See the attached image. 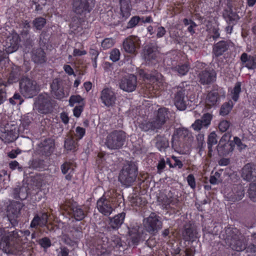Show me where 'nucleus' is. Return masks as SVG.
<instances>
[{
  "label": "nucleus",
  "mask_w": 256,
  "mask_h": 256,
  "mask_svg": "<svg viewBox=\"0 0 256 256\" xmlns=\"http://www.w3.org/2000/svg\"><path fill=\"white\" fill-rule=\"evenodd\" d=\"M166 116L167 110L164 108H160L155 118L148 122L142 123L140 125V128L144 132L156 130L164 124Z\"/></svg>",
  "instance_id": "nucleus-1"
},
{
  "label": "nucleus",
  "mask_w": 256,
  "mask_h": 256,
  "mask_svg": "<svg viewBox=\"0 0 256 256\" xmlns=\"http://www.w3.org/2000/svg\"><path fill=\"white\" fill-rule=\"evenodd\" d=\"M226 231L227 234H230V235L227 236L225 239L226 244L233 250L238 252H241L245 250L246 246L244 241L243 236L239 233L238 230L234 228L228 229Z\"/></svg>",
  "instance_id": "nucleus-2"
},
{
  "label": "nucleus",
  "mask_w": 256,
  "mask_h": 256,
  "mask_svg": "<svg viewBox=\"0 0 256 256\" xmlns=\"http://www.w3.org/2000/svg\"><path fill=\"white\" fill-rule=\"evenodd\" d=\"M136 176L135 166L128 164L123 167L120 174L118 180L123 185L129 186L135 181Z\"/></svg>",
  "instance_id": "nucleus-3"
},
{
  "label": "nucleus",
  "mask_w": 256,
  "mask_h": 256,
  "mask_svg": "<svg viewBox=\"0 0 256 256\" xmlns=\"http://www.w3.org/2000/svg\"><path fill=\"white\" fill-rule=\"evenodd\" d=\"M20 90L24 96L30 98L37 94L39 88L36 81L24 78L20 82Z\"/></svg>",
  "instance_id": "nucleus-4"
},
{
  "label": "nucleus",
  "mask_w": 256,
  "mask_h": 256,
  "mask_svg": "<svg viewBox=\"0 0 256 256\" xmlns=\"http://www.w3.org/2000/svg\"><path fill=\"white\" fill-rule=\"evenodd\" d=\"M125 139L126 134L124 132L115 130L108 136L106 144L110 149H118L124 145Z\"/></svg>",
  "instance_id": "nucleus-5"
},
{
  "label": "nucleus",
  "mask_w": 256,
  "mask_h": 256,
  "mask_svg": "<svg viewBox=\"0 0 256 256\" xmlns=\"http://www.w3.org/2000/svg\"><path fill=\"white\" fill-rule=\"evenodd\" d=\"M193 136L189 130L184 128H176L173 134L172 139V147L176 146L179 142H184L186 146L191 144L193 140Z\"/></svg>",
  "instance_id": "nucleus-6"
},
{
  "label": "nucleus",
  "mask_w": 256,
  "mask_h": 256,
  "mask_svg": "<svg viewBox=\"0 0 256 256\" xmlns=\"http://www.w3.org/2000/svg\"><path fill=\"white\" fill-rule=\"evenodd\" d=\"M143 224L146 230L151 234H156L162 226L160 217L155 213H151L148 217L144 218Z\"/></svg>",
  "instance_id": "nucleus-7"
},
{
  "label": "nucleus",
  "mask_w": 256,
  "mask_h": 256,
  "mask_svg": "<svg viewBox=\"0 0 256 256\" xmlns=\"http://www.w3.org/2000/svg\"><path fill=\"white\" fill-rule=\"evenodd\" d=\"M18 232L16 230L8 232L6 229L0 228V248L6 253L10 252V241L17 238Z\"/></svg>",
  "instance_id": "nucleus-8"
},
{
  "label": "nucleus",
  "mask_w": 256,
  "mask_h": 256,
  "mask_svg": "<svg viewBox=\"0 0 256 256\" xmlns=\"http://www.w3.org/2000/svg\"><path fill=\"white\" fill-rule=\"evenodd\" d=\"M52 102V98L48 94H41L38 96L34 103L35 108L40 112L46 114L51 110Z\"/></svg>",
  "instance_id": "nucleus-9"
},
{
  "label": "nucleus",
  "mask_w": 256,
  "mask_h": 256,
  "mask_svg": "<svg viewBox=\"0 0 256 256\" xmlns=\"http://www.w3.org/2000/svg\"><path fill=\"white\" fill-rule=\"evenodd\" d=\"M20 38L16 32H12L6 39L3 44V50L8 54L16 52L20 45Z\"/></svg>",
  "instance_id": "nucleus-10"
},
{
  "label": "nucleus",
  "mask_w": 256,
  "mask_h": 256,
  "mask_svg": "<svg viewBox=\"0 0 256 256\" xmlns=\"http://www.w3.org/2000/svg\"><path fill=\"white\" fill-rule=\"evenodd\" d=\"M94 6V0H74L73 8L77 14L89 12Z\"/></svg>",
  "instance_id": "nucleus-11"
},
{
  "label": "nucleus",
  "mask_w": 256,
  "mask_h": 256,
  "mask_svg": "<svg viewBox=\"0 0 256 256\" xmlns=\"http://www.w3.org/2000/svg\"><path fill=\"white\" fill-rule=\"evenodd\" d=\"M136 86V78L133 74L123 78L120 82V88L127 92H133L135 90Z\"/></svg>",
  "instance_id": "nucleus-12"
},
{
  "label": "nucleus",
  "mask_w": 256,
  "mask_h": 256,
  "mask_svg": "<svg viewBox=\"0 0 256 256\" xmlns=\"http://www.w3.org/2000/svg\"><path fill=\"white\" fill-rule=\"evenodd\" d=\"M96 208L100 213L106 216H110L113 211L110 200L104 196L98 200Z\"/></svg>",
  "instance_id": "nucleus-13"
},
{
  "label": "nucleus",
  "mask_w": 256,
  "mask_h": 256,
  "mask_svg": "<svg viewBox=\"0 0 256 256\" xmlns=\"http://www.w3.org/2000/svg\"><path fill=\"white\" fill-rule=\"evenodd\" d=\"M100 98L106 106H112L115 104L116 96L111 88H106L102 91Z\"/></svg>",
  "instance_id": "nucleus-14"
},
{
  "label": "nucleus",
  "mask_w": 256,
  "mask_h": 256,
  "mask_svg": "<svg viewBox=\"0 0 256 256\" xmlns=\"http://www.w3.org/2000/svg\"><path fill=\"white\" fill-rule=\"evenodd\" d=\"M139 45V40L138 38L135 36L128 37L123 42V48L124 51L130 54H135Z\"/></svg>",
  "instance_id": "nucleus-15"
},
{
  "label": "nucleus",
  "mask_w": 256,
  "mask_h": 256,
  "mask_svg": "<svg viewBox=\"0 0 256 256\" xmlns=\"http://www.w3.org/2000/svg\"><path fill=\"white\" fill-rule=\"evenodd\" d=\"M52 94L58 100H62L66 97L68 94L64 92L62 82L58 79H54L50 86Z\"/></svg>",
  "instance_id": "nucleus-16"
},
{
  "label": "nucleus",
  "mask_w": 256,
  "mask_h": 256,
  "mask_svg": "<svg viewBox=\"0 0 256 256\" xmlns=\"http://www.w3.org/2000/svg\"><path fill=\"white\" fill-rule=\"evenodd\" d=\"M242 176L247 181H256V166L247 164L242 169Z\"/></svg>",
  "instance_id": "nucleus-17"
},
{
  "label": "nucleus",
  "mask_w": 256,
  "mask_h": 256,
  "mask_svg": "<svg viewBox=\"0 0 256 256\" xmlns=\"http://www.w3.org/2000/svg\"><path fill=\"white\" fill-rule=\"evenodd\" d=\"M229 138L225 134L221 138L218 146V151L220 154L226 156L233 150V148L230 143L228 142Z\"/></svg>",
  "instance_id": "nucleus-18"
},
{
  "label": "nucleus",
  "mask_w": 256,
  "mask_h": 256,
  "mask_svg": "<svg viewBox=\"0 0 256 256\" xmlns=\"http://www.w3.org/2000/svg\"><path fill=\"white\" fill-rule=\"evenodd\" d=\"M216 74L213 70L202 71L199 74L200 82L202 84H207L214 82Z\"/></svg>",
  "instance_id": "nucleus-19"
},
{
  "label": "nucleus",
  "mask_w": 256,
  "mask_h": 256,
  "mask_svg": "<svg viewBox=\"0 0 256 256\" xmlns=\"http://www.w3.org/2000/svg\"><path fill=\"white\" fill-rule=\"evenodd\" d=\"M242 64L248 70H254L256 68V55H248L244 52L240 56Z\"/></svg>",
  "instance_id": "nucleus-20"
},
{
  "label": "nucleus",
  "mask_w": 256,
  "mask_h": 256,
  "mask_svg": "<svg viewBox=\"0 0 256 256\" xmlns=\"http://www.w3.org/2000/svg\"><path fill=\"white\" fill-rule=\"evenodd\" d=\"M185 90H182L178 92L174 98V104L180 110H184L186 108V100L185 98Z\"/></svg>",
  "instance_id": "nucleus-21"
},
{
  "label": "nucleus",
  "mask_w": 256,
  "mask_h": 256,
  "mask_svg": "<svg viewBox=\"0 0 256 256\" xmlns=\"http://www.w3.org/2000/svg\"><path fill=\"white\" fill-rule=\"evenodd\" d=\"M39 147L42 152L46 155H48L54 150V141L50 138L46 139L39 144Z\"/></svg>",
  "instance_id": "nucleus-22"
},
{
  "label": "nucleus",
  "mask_w": 256,
  "mask_h": 256,
  "mask_svg": "<svg viewBox=\"0 0 256 256\" xmlns=\"http://www.w3.org/2000/svg\"><path fill=\"white\" fill-rule=\"evenodd\" d=\"M48 216L46 213H43L41 215H36L30 224L32 228H35L37 226L41 227L44 226L48 223Z\"/></svg>",
  "instance_id": "nucleus-23"
},
{
  "label": "nucleus",
  "mask_w": 256,
  "mask_h": 256,
  "mask_svg": "<svg viewBox=\"0 0 256 256\" xmlns=\"http://www.w3.org/2000/svg\"><path fill=\"white\" fill-rule=\"evenodd\" d=\"M120 16L125 19L130 15L132 6L130 0H120Z\"/></svg>",
  "instance_id": "nucleus-24"
},
{
  "label": "nucleus",
  "mask_w": 256,
  "mask_h": 256,
  "mask_svg": "<svg viewBox=\"0 0 256 256\" xmlns=\"http://www.w3.org/2000/svg\"><path fill=\"white\" fill-rule=\"evenodd\" d=\"M20 75V68L17 66H14L12 68V70L10 73L6 82H2L1 84L6 86L16 82L19 80Z\"/></svg>",
  "instance_id": "nucleus-25"
},
{
  "label": "nucleus",
  "mask_w": 256,
  "mask_h": 256,
  "mask_svg": "<svg viewBox=\"0 0 256 256\" xmlns=\"http://www.w3.org/2000/svg\"><path fill=\"white\" fill-rule=\"evenodd\" d=\"M129 233L132 242L134 244H137L140 240H144L146 238V234H140L137 228H132L130 230Z\"/></svg>",
  "instance_id": "nucleus-26"
},
{
  "label": "nucleus",
  "mask_w": 256,
  "mask_h": 256,
  "mask_svg": "<svg viewBox=\"0 0 256 256\" xmlns=\"http://www.w3.org/2000/svg\"><path fill=\"white\" fill-rule=\"evenodd\" d=\"M183 237L185 240L194 242L200 237L197 230L192 228L186 229L183 232Z\"/></svg>",
  "instance_id": "nucleus-27"
},
{
  "label": "nucleus",
  "mask_w": 256,
  "mask_h": 256,
  "mask_svg": "<svg viewBox=\"0 0 256 256\" xmlns=\"http://www.w3.org/2000/svg\"><path fill=\"white\" fill-rule=\"evenodd\" d=\"M61 170L64 174H67L66 178L70 180L74 172V164L71 162H66L61 166Z\"/></svg>",
  "instance_id": "nucleus-28"
},
{
  "label": "nucleus",
  "mask_w": 256,
  "mask_h": 256,
  "mask_svg": "<svg viewBox=\"0 0 256 256\" xmlns=\"http://www.w3.org/2000/svg\"><path fill=\"white\" fill-rule=\"evenodd\" d=\"M228 46L224 41H221L216 44L213 48V52L216 56L222 55L228 49Z\"/></svg>",
  "instance_id": "nucleus-29"
},
{
  "label": "nucleus",
  "mask_w": 256,
  "mask_h": 256,
  "mask_svg": "<svg viewBox=\"0 0 256 256\" xmlns=\"http://www.w3.org/2000/svg\"><path fill=\"white\" fill-rule=\"evenodd\" d=\"M219 100L218 92L215 90L210 92L206 97V104L210 106H212L216 105L217 102Z\"/></svg>",
  "instance_id": "nucleus-30"
},
{
  "label": "nucleus",
  "mask_w": 256,
  "mask_h": 256,
  "mask_svg": "<svg viewBox=\"0 0 256 256\" xmlns=\"http://www.w3.org/2000/svg\"><path fill=\"white\" fill-rule=\"evenodd\" d=\"M125 218V214L122 212L118 214L110 220V224L114 228H117L123 223Z\"/></svg>",
  "instance_id": "nucleus-31"
},
{
  "label": "nucleus",
  "mask_w": 256,
  "mask_h": 256,
  "mask_svg": "<svg viewBox=\"0 0 256 256\" xmlns=\"http://www.w3.org/2000/svg\"><path fill=\"white\" fill-rule=\"evenodd\" d=\"M32 60L35 63H43L46 61V56L44 51L38 48L32 54Z\"/></svg>",
  "instance_id": "nucleus-32"
},
{
  "label": "nucleus",
  "mask_w": 256,
  "mask_h": 256,
  "mask_svg": "<svg viewBox=\"0 0 256 256\" xmlns=\"http://www.w3.org/2000/svg\"><path fill=\"white\" fill-rule=\"evenodd\" d=\"M229 92L232 99L235 102H237L241 92V83L240 82H236L234 88L229 90Z\"/></svg>",
  "instance_id": "nucleus-33"
},
{
  "label": "nucleus",
  "mask_w": 256,
  "mask_h": 256,
  "mask_svg": "<svg viewBox=\"0 0 256 256\" xmlns=\"http://www.w3.org/2000/svg\"><path fill=\"white\" fill-rule=\"evenodd\" d=\"M139 74L144 80H146L150 82H152L153 84L156 83V84H157L158 82H160L158 80L162 77L161 74H158L156 78L154 76L146 74L142 70H139Z\"/></svg>",
  "instance_id": "nucleus-34"
},
{
  "label": "nucleus",
  "mask_w": 256,
  "mask_h": 256,
  "mask_svg": "<svg viewBox=\"0 0 256 256\" xmlns=\"http://www.w3.org/2000/svg\"><path fill=\"white\" fill-rule=\"evenodd\" d=\"M156 147L160 151L164 150L169 146L168 140L164 136H158L156 139Z\"/></svg>",
  "instance_id": "nucleus-35"
},
{
  "label": "nucleus",
  "mask_w": 256,
  "mask_h": 256,
  "mask_svg": "<svg viewBox=\"0 0 256 256\" xmlns=\"http://www.w3.org/2000/svg\"><path fill=\"white\" fill-rule=\"evenodd\" d=\"M233 106L234 104L231 100L224 103L221 106L220 114L222 116L228 115L232 110Z\"/></svg>",
  "instance_id": "nucleus-36"
},
{
  "label": "nucleus",
  "mask_w": 256,
  "mask_h": 256,
  "mask_svg": "<svg viewBox=\"0 0 256 256\" xmlns=\"http://www.w3.org/2000/svg\"><path fill=\"white\" fill-rule=\"evenodd\" d=\"M73 215L76 220H81L85 216L83 210L79 206H74L72 208Z\"/></svg>",
  "instance_id": "nucleus-37"
},
{
  "label": "nucleus",
  "mask_w": 256,
  "mask_h": 256,
  "mask_svg": "<svg viewBox=\"0 0 256 256\" xmlns=\"http://www.w3.org/2000/svg\"><path fill=\"white\" fill-rule=\"evenodd\" d=\"M172 70L178 72V73L181 76L185 75L189 70V66L186 64H183L178 65V66L172 67Z\"/></svg>",
  "instance_id": "nucleus-38"
},
{
  "label": "nucleus",
  "mask_w": 256,
  "mask_h": 256,
  "mask_svg": "<svg viewBox=\"0 0 256 256\" xmlns=\"http://www.w3.org/2000/svg\"><path fill=\"white\" fill-rule=\"evenodd\" d=\"M78 146L77 142L73 138H68L65 140L64 147L68 150H74Z\"/></svg>",
  "instance_id": "nucleus-39"
},
{
  "label": "nucleus",
  "mask_w": 256,
  "mask_h": 256,
  "mask_svg": "<svg viewBox=\"0 0 256 256\" xmlns=\"http://www.w3.org/2000/svg\"><path fill=\"white\" fill-rule=\"evenodd\" d=\"M69 105L74 106L75 104H78L80 105L84 104V98L80 95H72L69 99Z\"/></svg>",
  "instance_id": "nucleus-40"
},
{
  "label": "nucleus",
  "mask_w": 256,
  "mask_h": 256,
  "mask_svg": "<svg viewBox=\"0 0 256 256\" xmlns=\"http://www.w3.org/2000/svg\"><path fill=\"white\" fill-rule=\"evenodd\" d=\"M216 134H215V132H212L208 136V148L209 150V152H212V146L214 145H215L217 143V138H216Z\"/></svg>",
  "instance_id": "nucleus-41"
},
{
  "label": "nucleus",
  "mask_w": 256,
  "mask_h": 256,
  "mask_svg": "<svg viewBox=\"0 0 256 256\" xmlns=\"http://www.w3.org/2000/svg\"><path fill=\"white\" fill-rule=\"evenodd\" d=\"M46 23V20L43 18H38L33 20V24L36 30H42Z\"/></svg>",
  "instance_id": "nucleus-42"
},
{
  "label": "nucleus",
  "mask_w": 256,
  "mask_h": 256,
  "mask_svg": "<svg viewBox=\"0 0 256 256\" xmlns=\"http://www.w3.org/2000/svg\"><path fill=\"white\" fill-rule=\"evenodd\" d=\"M183 22L186 26H188V30L192 34L195 32L194 28L196 26V24L194 22L190 20L184 18L183 20Z\"/></svg>",
  "instance_id": "nucleus-43"
},
{
  "label": "nucleus",
  "mask_w": 256,
  "mask_h": 256,
  "mask_svg": "<svg viewBox=\"0 0 256 256\" xmlns=\"http://www.w3.org/2000/svg\"><path fill=\"white\" fill-rule=\"evenodd\" d=\"M156 56V52L148 50L147 52L144 54V58L148 62V64H154L153 60H154Z\"/></svg>",
  "instance_id": "nucleus-44"
},
{
  "label": "nucleus",
  "mask_w": 256,
  "mask_h": 256,
  "mask_svg": "<svg viewBox=\"0 0 256 256\" xmlns=\"http://www.w3.org/2000/svg\"><path fill=\"white\" fill-rule=\"evenodd\" d=\"M115 44V40L112 38H106L101 43L102 47L104 50L112 48Z\"/></svg>",
  "instance_id": "nucleus-45"
},
{
  "label": "nucleus",
  "mask_w": 256,
  "mask_h": 256,
  "mask_svg": "<svg viewBox=\"0 0 256 256\" xmlns=\"http://www.w3.org/2000/svg\"><path fill=\"white\" fill-rule=\"evenodd\" d=\"M221 174L220 172H216L214 174L210 176V182L212 184H216L222 182L221 178Z\"/></svg>",
  "instance_id": "nucleus-46"
},
{
  "label": "nucleus",
  "mask_w": 256,
  "mask_h": 256,
  "mask_svg": "<svg viewBox=\"0 0 256 256\" xmlns=\"http://www.w3.org/2000/svg\"><path fill=\"white\" fill-rule=\"evenodd\" d=\"M10 102L12 105L21 104L23 102V100L19 94H15L12 98L9 100Z\"/></svg>",
  "instance_id": "nucleus-47"
},
{
  "label": "nucleus",
  "mask_w": 256,
  "mask_h": 256,
  "mask_svg": "<svg viewBox=\"0 0 256 256\" xmlns=\"http://www.w3.org/2000/svg\"><path fill=\"white\" fill-rule=\"evenodd\" d=\"M120 53L118 49L114 48L110 52V58L114 62L118 61L120 58Z\"/></svg>",
  "instance_id": "nucleus-48"
},
{
  "label": "nucleus",
  "mask_w": 256,
  "mask_h": 256,
  "mask_svg": "<svg viewBox=\"0 0 256 256\" xmlns=\"http://www.w3.org/2000/svg\"><path fill=\"white\" fill-rule=\"evenodd\" d=\"M250 198L254 202H256V184H251L248 190Z\"/></svg>",
  "instance_id": "nucleus-49"
},
{
  "label": "nucleus",
  "mask_w": 256,
  "mask_h": 256,
  "mask_svg": "<svg viewBox=\"0 0 256 256\" xmlns=\"http://www.w3.org/2000/svg\"><path fill=\"white\" fill-rule=\"evenodd\" d=\"M86 130L84 128L78 126L76 128L74 137L76 140H80L84 136Z\"/></svg>",
  "instance_id": "nucleus-50"
},
{
  "label": "nucleus",
  "mask_w": 256,
  "mask_h": 256,
  "mask_svg": "<svg viewBox=\"0 0 256 256\" xmlns=\"http://www.w3.org/2000/svg\"><path fill=\"white\" fill-rule=\"evenodd\" d=\"M239 18V16L236 13L231 12L228 14L226 20L230 24H234Z\"/></svg>",
  "instance_id": "nucleus-51"
},
{
  "label": "nucleus",
  "mask_w": 256,
  "mask_h": 256,
  "mask_svg": "<svg viewBox=\"0 0 256 256\" xmlns=\"http://www.w3.org/2000/svg\"><path fill=\"white\" fill-rule=\"evenodd\" d=\"M212 118V115L210 114L207 113L204 114L202 117V120H200L204 126L206 128L210 125Z\"/></svg>",
  "instance_id": "nucleus-52"
},
{
  "label": "nucleus",
  "mask_w": 256,
  "mask_h": 256,
  "mask_svg": "<svg viewBox=\"0 0 256 256\" xmlns=\"http://www.w3.org/2000/svg\"><path fill=\"white\" fill-rule=\"evenodd\" d=\"M140 20V18L138 16H132L128 24V28H132L136 26Z\"/></svg>",
  "instance_id": "nucleus-53"
},
{
  "label": "nucleus",
  "mask_w": 256,
  "mask_h": 256,
  "mask_svg": "<svg viewBox=\"0 0 256 256\" xmlns=\"http://www.w3.org/2000/svg\"><path fill=\"white\" fill-rule=\"evenodd\" d=\"M230 122L226 120H222L220 122L218 126V128L220 131L222 132H226L230 126Z\"/></svg>",
  "instance_id": "nucleus-54"
},
{
  "label": "nucleus",
  "mask_w": 256,
  "mask_h": 256,
  "mask_svg": "<svg viewBox=\"0 0 256 256\" xmlns=\"http://www.w3.org/2000/svg\"><path fill=\"white\" fill-rule=\"evenodd\" d=\"M16 136L12 132H10L5 134V137L2 139L6 143H10L14 142L16 140Z\"/></svg>",
  "instance_id": "nucleus-55"
},
{
  "label": "nucleus",
  "mask_w": 256,
  "mask_h": 256,
  "mask_svg": "<svg viewBox=\"0 0 256 256\" xmlns=\"http://www.w3.org/2000/svg\"><path fill=\"white\" fill-rule=\"evenodd\" d=\"M39 244L44 248H47L50 246L51 242L48 238L46 237L40 240Z\"/></svg>",
  "instance_id": "nucleus-56"
},
{
  "label": "nucleus",
  "mask_w": 256,
  "mask_h": 256,
  "mask_svg": "<svg viewBox=\"0 0 256 256\" xmlns=\"http://www.w3.org/2000/svg\"><path fill=\"white\" fill-rule=\"evenodd\" d=\"M84 104H82L79 105L78 106H76L73 110V114L74 116L76 118H78L82 112L84 110Z\"/></svg>",
  "instance_id": "nucleus-57"
},
{
  "label": "nucleus",
  "mask_w": 256,
  "mask_h": 256,
  "mask_svg": "<svg viewBox=\"0 0 256 256\" xmlns=\"http://www.w3.org/2000/svg\"><path fill=\"white\" fill-rule=\"evenodd\" d=\"M187 182L188 185L190 186V188L192 189H194L196 188V181L195 178L193 174H190L187 177Z\"/></svg>",
  "instance_id": "nucleus-58"
},
{
  "label": "nucleus",
  "mask_w": 256,
  "mask_h": 256,
  "mask_svg": "<svg viewBox=\"0 0 256 256\" xmlns=\"http://www.w3.org/2000/svg\"><path fill=\"white\" fill-rule=\"evenodd\" d=\"M203 124L202 122L200 120H197L192 125V128L194 130L198 131L200 130L202 127Z\"/></svg>",
  "instance_id": "nucleus-59"
},
{
  "label": "nucleus",
  "mask_w": 256,
  "mask_h": 256,
  "mask_svg": "<svg viewBox=\"0 0 256 256\" xmlns=\"http://www.w3.org/2000/svg\"><path fill=\"white\" fill-rule=\"evenodd\" d=\"M166 166V162L164 158L161 159L157 166L158 172L160 174Z\"/></svg>",
  "instance_id": "nucleus-60"
},
{
  "label": "nucleus",
  "mask_w": 256,
  "mask_h": 256,
  "mask_svg": "<svg viewBox=\"0 0 256 256\" xmlns=\"http://www.w3.org/2000/svg\"><path fill=\"white\" fill-rule=\"evenodd\" d=\"M172 158L174 162V163L172 165V168L178 167L179 168H182L183 164L177 157L172 156Z\"/></svg>",
  "instance_id": "nucleus-61"
},
{
  "label": "nucleus",
  "mask_w": 256,
  "mask_h": 256,
  "mask_svg": "<svg viewBox=\"0 0 256 256\" xmlns=\"http://www.w3.org/2000/svg\"><path fill=\"white\" fill-rule=\"evenodd\" d=\"M234 140L235 144L238 146L239 149L242 150L246 148V145L242 142L241 140L238 138L234 137Z\"/></svg>",
  "instance_id": "nucleus-62"
},
{
  "label": "nucleus",
  "mask_w": 256,
  "mask_h": 256,
  "mask_svg": "<svg viewBox=\"0 0 256 256\" xmlns=\"http://www.w3.org/2000/svg\"><path fill=\"white\" fill-rule=\"evenodd\" d=\"M86 52L85 50H80L78 49L74 48V50L73 55L74 56H81L86 54Z\"/></svg>",
  "instance_id": "nucleus-63"
},
{
  "label": "nucleus",
  "mask_w": 256,
  "mask_h": 256,
  "mask_svg": "<svg viewBox=\"0 0 256 256\" xmlns=\"http://www.w3.org/2000/svg\"><path fill=\"white\" fill-rule=\"evenodd\" d=\"M64 70L68 75H74V70L70 66L67 64L64 65Z\"/></svg>",
  "instance_id": "nucleus-64"
}]
</instances>
